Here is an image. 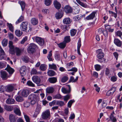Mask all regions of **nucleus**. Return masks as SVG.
I'll return each mask as SVG.
<instances>
[{
	"label": "nucleus",
	"instance_id": "1",
	"mask_svg": "<svg viewBox=\"0 0 122 122\" xmlns=\"http://www.w3.org/2000/svg\"><path fill=\"white\" fill-rule=\"evenodd\" d=\"M37 47V45L34 43H30L27 49L28 52L30 54L33 53L35 51Z\"/></svg>",
	"mask_w": 122,
	"mask_h": 122
},
{
	"label": "nucleus",
	"instance_id": "2",
	"mask_svg": "<svg viewBox=\"0 0 122 122\" xmlns=\"http://www.w3.org/2000/svg\"><path fill=\"white\" fill-rule=\"evenodd\" d=\"M37 97L36 95L34 94H30L29 96L28 99L30 100L31 104L32 105L34 104L37 101Z\"/></svg>",
	"mask_w": 122,
	"mask_h": 122
},
{
	"label": "nucleus",
	"instance_id": "3",
	"mask_svg": "<svg viewBox=\"0 0 122 122\" xmlns=\"http://www.w3.org/2000/svg\"><path fill=\"white\" fill-rule=\"evenodd\" d=\"M32 38L34 41L35 40L36 42L40 46H43L44 44V39L40 37L35 36L32 37Z\"/></svg>",
	"mask_w": 122,
	"mask_h": 122
},
{
	"label": "nucleus",
	"instance_id": "4",
	"mask_svg": "<svg viewBox=\"0 0 122 122\" xmlns=\"http://www.w3.org/2000/svg\"><path fill=\"white\" fill-rule=\"evenodd\" d=\"M42 118L44 119H49L51 117V114L49 110H47L42 113L41 115Z\"/></svg>",
	"mask_w": 122,
	"mask_h": 122
},
{
	"label": "nucleus",
	"instance_id": "5",
	"mask_svg": "<svg viewBox=\"0 0 122 122\" xmlns=\"http://www.w3.org/2000/svg\"><path fill=\"white\" fill-rule=\"evenodd\" d=\"M28 22H22L20 25V29L22 31L26 32L28 29Z\"/></svg>",
	"mask_w": 122,
	"mask_h": 122
},
{
	"label": "nucleus",
	"instance_id": "6",
	"mask_svg": "<svg viewBox=\"0 0 122 122\" xmlns=\"http://www.w3.org/2000/svg\"><path fill=\"white\" fill-rule=\"evenodd\" d=\"M96 52L97 54V57L99 59H102L104 56V54L101 49H99Z\"/></svg>",
	"mask_w": 122,
	"mask_h": 122
},
{
	"label": "nucleus",
	"instance_id": "7",
	"mask_svg": "<svg viewBox=\"0 0 122 122\" xmlns=\"http://www.w3.org/2000/svg\"><path fill=\"white\" fill-rule=\"evenodd\" d=\"M1 76L3 80L7 79L9 76L7 73L5 71H0Z\"/></svg>",
	"mask_w": 122,
	"mask_h": 122
},
{
	"label": "nucleus",
	"instance_id": "8",
	"mask_svg": "<svg viewBox=\"0 0 122 122\" xmlns=\"http://www.w3.org/2000/svg\"><path fill=\"white\" fill-rule=\"evenodd\" d=\"M33 81L37 84H40L41 82V79L38 76H34L32 77Z\"/></svg>",
	"mask_w": 122,
	"mask_h": 122
},
{
	"label": "nucleus",
	"instance_id": "9",
	"mask_svg": "<svg viewBox=\"0 0 122 122\" xmlns=\"http://www.w3.org/2000/svg\"><path fill=\"white\" fill-rule=\"evenodd\" d=\"M26 71V67L25 66H22L20 70V72L21 75L22 76H24L25 75Z\"/></svg>",
	"mask_w": 122,
	"mask_h": 122
},
{
	"label": "nucleus",
	"instance_id": "10",
	"mask_svg": "<svg viewBox=\"0 0 122 122\" xmlns=\"http://www.w3.org/2000/svg\"><path fill=\"white\" fill-rule=\"evenodd\" d=\"M5 70H7L9 74L11 75H12L15 71L14 69L10 67L8 64L7 65V67L5 69Z\"/></svg>",
	"mask_w": 122,
	"mask_h": 122
},
{
	"label": "nucleus",
	"instance_id": "11",
	"mask_svg": "<svg viewBox=\"0 0 122 122\" xmlns=\"http://www.w3.org/2000/svg\"><path fill=\"white\" fill-rule=\"evenodd\" d=\"M68 86L69 89L68 90L64 87H62L61 89L62 92L64 94H68L71 92V87L69 85H67Z\"/></svg>",
	"mask_w": 122,
	"mask_h": 122
},
{
	"label": "nucleus",
	"instance_id": "12",
	"mask_svg": "<svg viewBox=\"0 0 122 122\" xmlns=\"http://www.w3.org/2000/svg\"><path fill=\"white\" fill-rule=\"evenodd\" d=\"M17 117L12 114H10L9 117V119L10 122H16Z\"/></svg>",
	"mask_w": 122,
	"mask_h": 122
},
{
	"label": "nucleus",
	"instance_id": "13",
	"mask_svg": "<svg viewBox=\"0 0 122 122\" xmlns=\"http://www.w3.org/2000/svg\"><path fill=\"white\" fill-rule=\"evenodd\" d=\"M64 10L66 13H68L71 12L72 9L70 6L67 5L65 7Z\"/></svg>",
	"mask_w": 122,
	"mask_h": 122
},
{
	"label": "nucleus",
	"instance_id": "14",
	"mask_svg": "<svg viewBox=\"0 0 122 122\" xmlns=\"http://www.w3.org/2000/svg\"><path fill=\"white\" fill-rule=\"evenodd\" d=\"M96 14V12H92L90 15L86 17V19L87 20L93 19L95 16Z\"/></svg>",
	"mask_w": 122,
	"mask_h": 122
},
{
	"label": "nucleus",
	"instance_id": "15",
	"mask_svg": "<svg viewBox=\"0 0 122 122\" xmlns=\"http://www.w3.org/2000/svg\"><path fill=\"white\" fill-rule=\"evenodd\" d=\"M4 109L6 111L10 112L13 109V107L12 106L8 105H5L4 106Z\"/></svg>",
	"mask_w": 122,
	"mask_h": 122
},
{
	"label": "nucleus",
	"instance_id": "16",
	"mask_svg": "<svg viewBox=\"0 0 122 122\" xmlns=\"http://www.w3.org/2000/svg\"><path fill=\"white\" fill-rule=\"evenodd\" d=\"M71 21V20L69 17L66 18L64 19L63 20V23L66 25L70 24Z\"/></svg>",
	"mask_w": 122,
	"mask_h": 122
},
{
	"label": "nucleus",
	"instance_id": "17",
	"mask_svg": "<svg viewBox=\"0 0 122 122\" xmlns=\"http://www.w3.org/2000/svg\"><path fill=\"white\" fill-rule=\"evenodd\" d=\"M48 80L50 83L54 84L57 82V78L54 77H50L49 78Z\"/></svg>",
	"mask_w": 122,
	"mask_h": 122
},
{
	"label": "nucleus",
	"instance_id": "18",
	"mask_svg": "<svg viewBox=\"0 0 122 122\" xmlns=\"http://www.w3.org/2000/svg\"><path fill=\"white\" fill-rule=\"evenodd\" d=\"M14 112L16 115L19 116H20L21 115V113L19 107H15L14 109Z\"/></svg>",
	"mask_w": 122,
	"mask_h": 122
},
{
	"label": "nucleus",
	"instance_id": "19",
	"mask_svg": "<svg viewBox=\"0 0 122 122\" xmlns=\"http://www.w3.org/2000/svg\"><path fill=\"white\" fill-rule=\"evenodd\" d=\"M15 102L14 99L12 98H7L6 101V103L9 104H14Z\"/></svg>",
	"mask_w": 122,
	"mask_h": 122
},
{
	"label": "nucleus",
	"instance_id": "20",
	"mask_svg": "<svg viewBox=\"0 0 122 122\" xmlns=\"http://www.w3.org/2000/svg\"><path fill=\"white\" fill-rule=\"evenodd\" d=\"M15 52L16 53V55L18 56H19L21 54L23 50L19 48L15 47Z\"/></svg>",
	"mask_w": 122,
	"mask_h": 122
},
{
	"label": "nucleus",
	"instance_id": "21",
	"mask_svg": "<svg viewBox=\"0 0 122 122\" xmlns=\"http://www.w3.org/2000/svg\"><path fill=\"white\" fill-rule=\"evenodd\" d=\"M29 93L30 92L28 90H24L21 92V95L23 97H26Z\"/></svg>",
	"mask_w": 122,
	"mask_h": 122
},
{
	"label": "nucleus",
	"instance_id": "22",
	"mask_svg": "<svg viewBox=\"0 0 122 122\" xmlns=\"http://www.w3.org/2000/svg\"><path fill=\"white\" fill-rule=\"evenodd\" d=\"M54 4L55 7L57 9H59L61 7V4L56 0L54 1Z\"/></svg>",
	"mask_w": 122,
	"mask_h": 122
},
{
	"label": "nucleus",
	"instance_id": "23",
	"mask_svg": "<svg viewBox=\"0 0 122 122\" xmlns=\"http://www.w3.org/2000/svg\"><path fill=\"white\" fill-rule=\"evenodd\" d=\"M31 23L33 25H36L38 23V20L35 18H32L31 20Z\"/></svg>",
	"mask_w": 122,
	"mask_h": 122
},
{
	"label": "nucleus",
	"instance_id": "24",
	"mask_svg": "<svg viewBox=\"0 0 122 122\" xmlns=\"http://www.w3.org/2000/svg\"><path fill=\"white\" fill-rule=\"evenodd\" d=\"M81 40L80 39H79L78 43H77V51L79 55L81 54V53L80 51V48L81 47Z\"/></svg>",
	"mask_w": 122,
	"mask_h": 122
},
{
	"label": "nucleus",
	"instance_id": "25",
	"mask_svg": "<svg viewBox=\"0 0 122 122\" xmlns=\"http://www.w3.org/2000/svg\"><path fill=\"white\" fill-rule=\"evenodd\" d=\"M71 95L70 94H68L64 96L63 99L65 102L66 103L67 101L70 99L71 98Z\"/></svg>",
	"mask_w": 122,
	"mask_h": 122
},
{
	"label": "nucleus",
	"instance_id": "26",
	"mask_svg": "<svg viewBox=\"0 0 122 122\" xmlns=\"http://www.w3.org/2000/svg\"><path fill=\"white\" fill-rule=\"evenodd\" d=\"M14 89V86L11 85H10L8 86L7 87L6 91L8 92L12 91Z\"/></svg>",
	"mask_w": 122,
	"mask_h": 122
},
{
	"label": "nucleus",
	"instance_id": "27",
	"mask_svg": "<svg viewBox=\"0 0 122 122\" xmlns=\"http://www.w3.org/2000/svg\"><path fill=\"white\" fill-rule=\"evenodd\" d=\"M18 3L21 6L22 10L23 11L24 10L25 6V4L24 2L23 1H19Z\"/></svg>",
	"mask_w": 122,
	"mask_h": 122
},
{
	"label": "nucleus",
	"instance_id": "28",
	"mask_svg": "<svg viewBox=\"0 0 122 122\" xmlns=\"http://www.w3.org/2000/svg\"><path fill=\"white\" fill-rule=\"evenodd\" d=\"M63 14L62 13L57 12L55 15V17L56 19H58L61 18L63 16Z\"/></svg>",
	"mask_w": 122,
	"mask_h": 122
},
{
	"label": "nucleus",
	"instance_id": "29",
	"mask_svg": "<svg viewBox=\"0 0 122 122\" xmlns=\"http://www.w3.org/2000/svg\"><path fill=\"white\" fill-rule=\"evenodd\" d=\"M114 42L118 46L120 47L121 45L122 44L121 41L118 39H115L114 41Z\"/></svg>",
	"mask_w": 122,
	"mask_h": 122
},
{
	"label": "nucleus",
	"instance_id": "30",
	"mask_svg": "<svg viewBox=\"0 0 122 122\" xmlns=\"http://www.w3.org/2000/svg\"><path fill=\"white\" fill-rule=\"evenodd\" d=\"M47 74L49 76H52L56 75V73L53 70H49L47 72Z\"/></svg>",
	"mask_w": 122,
	"mask_h": 122
},
{
	"label": "nucleus",
	"instance_id": "31",
	"mask_svg": "<svg viewBox=\"0 0 122 122\" xmlns=\"http://www.w3.org/2000/svg\"><path fill=\"white\" fill-rule=\"evenodd\" d=\"M15 34L16 35L19 37H20L22 34V31L19 30H16L15 31Z\"/></svg>",
	"mask_w": 122,
	"mask_h": 122
},
{
	"label": "nucleus",
	"instance_id": "32",
	"mask_svg": "<svg viewBox=\"0 0 122 122\" xmlns=\"http://www.w3.org/2000/svg\"><path fill=\"white\" fill-rule=\"evenodd\" d=\"M46 92L48 93H52L54 92V89L52 87H49L47 88L46 89Z\"/></svg>",
	"mask_w": 122,
	"mask_h": 122
},
{
	"label": "nucleus",
	"instance_id": "33",
	"mask_svg": "<svg viewBox=\"0 0 122 122\" xmlns=\"http://www.w3.org/2000/svg\"><path fill=\"white\" fill-rule=\"evenodd\" d=\"M66 43L63 41L58 44L59 47L63 49L65 48L66 46Z\"/></svg>",
	"mask_w": 122,
	"mask_h": 122
},
{
	"label": "nucleus",
	"instance_id": "34",
	"mask_svg": "<svg viewBox=\"0 0 122 122\" xmlns=\"http://www.w3.org/2000/svg\"><path fill=\"white\" fill-rule=\"evenodd\" d=\"M47 66L44 64H42L41 65L40 67V69L42 71H44L46 70Z\"/></svg>",
	"mask_w": 122,
	"mask_h": 122
},
{
	"label": "nucleus",
	"instance_id": "35",
	"mask_svg": "<svg viewBox=\"0 0 122 122\" xmlns=\"http://www.w3.org/2000/svg\"><path fill=\"white\" fill-rule=\"evenodd\" d=\"M110 119L111 121V122H116L117 121V119L116 117L112 115H110ZM109 122V121L108 122Z\"/></svg>",
	"mask_w": 122,
	"mask_h": 122
},
{
	"label": "nucleus",
	"instance_id": "36",
	"mask_svg": "<svg viewBox=\"0 0 122 122\" xmlns=\"http://www.w3.org/2000/svg\"><path fill=\"white\" fill-rule=\"evenodd\" d=\"M30 73L32 75H38L40 73L39 72H37V70L35 69L34 68L32 69Z\"/></svg>",
	"mask_w": 122,
	"mask_h": 122
},
{
	"label": "nucleus",
	"instance_id": "37",
	"mask_svg": "<svg viewBox=\"0 0 122 122\" xmlns=\"http://www.w3.org/2000/svg\"><path fill=\"white\" fill-rule=\"evenodd\" d=\"M78 77L76 76V79H74V78L73 76L70 77V79L69 81L70 82H76L78 79Z\"/></svg>",
	"mask_w": 122,
	"mask_h": 122
},
{
	"label": "nucleus",
	"instance_id": "38",
	"mask_svg": "<svg viewBox=\"0 0 122 122\" xmlns=\"http://www.w3.org/2000/svg\"><path fill=\"white\" fill-rule=\"evenodd\" d=\"M75 102L74 99H72L70 100L67 103V107H68L71 108L73 103Z\"/></svg>",
	"mask_w": 122,
	"mask_h": 122
},
{
	"label": "nucleus",
	"instance_id": "39",
	"mask_svg": "<svg viewBox=\"0 0 122 122\" xmlns=\"http://www.w3.org/2000/svg\"><path fill=\"white\" fill-rule=\"evenodd\" d=\"M49 68L51 69H53L56 70V65L53 64H49Z\"/></svg>",
	"mask_w": 122,
	"mask_h": 122
},
{
	"label": "nucleus",
	"instance_id": "40",
	"mask_svg": "<svg viewBox=\"0 0 122 122\" xmlns=\"http://www.w3.org/2000/svg\"><path fill=\"white\" fill-rule=\"evenodd\" d=\"M7 24L11 32H13L14 29L11 23H7Z\"/></svg>",
	"mask_w": 122,
	"mask_h": 122
},
{
	"label": "nucleus",
	"instance_id": "41",
	"mask_svg": "<svg viewBox=\"0 0 122 122\" xmlns=\"http://www.w3.org/2000/svg\"><path fill=\"white\" fill-rule=\"evenodd\" d=\"M15 99L17 101L19 102H21L23 100V97L19 96L16 97Z\"/></svg>",
	"mask_w": 122,
	"mask_h": 122
},
{
	"label": "nucleus",
	"instance_id": "42",
	"mask_svg": "<svg viewBox=\"0 0 122 122\" xmlns=\"http://www.w3.org/2000/svg\"><path fill=\"white\" fill-rule=\"evenodd\" d=\"M65 104L64 102L62 101L58 100L57 102L56 105H59L61 107Z\"/></svg>",
	"mask_w": 122,
	"mask_h": 122
},
{
	"label": "nucleus",
	"instance_id": "43",
	"mask_svg": "<svg viewBox=\"0 0 122 122\" xmlns=\"http://www.w3.org/2000/svg\"><path fill=\"white\" fill-rule=\"evenodd\" d=\"M2 45L3 46H6L8 43V40L6 39H5L2 41Z\"/></svg>",
	"mask_w": 122,
	"mask_h": 122
},
{
	"label": "nucleus",
	"instance_id": "44",
	"mask_svg": "<svg viewBox=\"0 0 122 122\" xmlns=\"http://www.w3.org/2000/svg\"><path fill=\"white\" fill-rule=\"evenodd\" d=\"M52 3L51 0H45V4L47 6L50 5Z\"/></svg>",
	"mask_w": 122,
	"mask_h": 122
},
{
	"label": "nucleus",
	"instance_id": "45",
	"mask_svg": "<svg viewBox=\"0 0 122 122\" xmlns=\"http://www.w3.org/2000/svg\"><path fill=\"white\" fill-rule=\"evenodd\" d=\"M55 56L56 60L60 61V56L59 53L58 52L56 53Z\"/></svg>",
	"mask_w": 122,
	"mask_h": 122
},
{
	"label": "nucleus",
	"instance_id": "46",
	"mask_svg": "<svg viewBox=\"0 0 122 122\" xmlns=\"http://www.w3.org/2000/svg\"><path fill=\"white\" fill-rule=\"evenodd\" d=\"M24 17L23 16H21L15 22L16 24H17L20 22L24 20Z\"/></svg>",
	"mask_w": 122,
	"mask_h": 122
},
{
	"label": "nucleus",
	"instance_id": "47",
	"mask_svg": "<svg viewBox=\"0 0 122 122\" xmlns=\"http://www.w3.org/2000/svg\"><path fill=\"white\" fill-rule=\"evenodd\" d=\"M68 78L67 76H65L63 77L61 79V81L62 82L64 83L68 80Z\"/></svg>",
	"mask_w": 122,
	"mask_h": 122
},
{
	"label": "nucleus",
	"instance_id": "48",
	"mask_svg": "<svg viewBox=\"0 0 122 122\" xmlns=\"http://www.w3.org/2000/svg\"><path fill=\"white\" fill-rule=\"evenodd\" d=\"M77 2L81 6L84 7H86V5L83 3L81 2L80 0H76Z\"/></svg>",
	"mask_w": 122,
	"mask_h": 122
},
{
	"label": "nucleus",
	"instance_id": "49",
	"mask_svg": "<svg viewBox=\"0 0 122 122\" xmlns=\"http://www.w3.org/2000/svg\"><path fill=\"white\" fill-rule=\"evenodd\" d=\"M62 29L64 31L68 30V27L66 25H62L61 26Z\"/></svg>",
	"mask_w": 122,
	"mask_h": 122
},
{
	"label": "nucleus",
	"instance_id": "50",
	"mask_svg": "<svg viewBox=\"0 0 122 122\" xmlns=\"http://www.w3.org/2000/svg\"><path fill=\"white\" fill-rule=\"evenodd\" d=\"M41 106L39 104H37V107L36 109V111L40 113L41 110Z\"/></svg>",
	"mask_w": 122,
	"mask_h": 122
},
{
	"label": "nucleus",
	"instance_id": "51",
	"mask_svg": "<svg viewBox=\"0 0 122 122\" xmlns=\"http://www.w3.org/2000/svg\"><path fill=\"white\" fill-rule=\"evenodd\" d=\"M9 52L10 53L14 55L15 52V48H10L9 50Z\"/></svg>",
	"mask_w": 122,
	"mask_h": 122
},
{
	"label": "nucleus",
	"instance_id": "52",
	"mask_svg": "<svg viewBox=\"0 0 122 122\" xmlns=\"http://www.w3.org/2000/svg\"><path fill=\"white\" fill-rule=\"evenodd\" d=\"M6 63L5 62L4 63L0 62V69L5 67L6 66Z\"/></svg>",
	"mask_w": 122,
	"mask_h": 122
},
{
	"label": "nucleus",
	"instance_id": "53",
	"mask_svg": "<svg viewBox=\"0 0 122 122\" xmlns=\"http://www.w3.org/2000/svg\"><path fill=\"white\" fill-rule=\"evenodd\" d=\"M70 41V36H67L65 37L64 38V42L66 43L69 42Z\"/></svg>",
	"mask_w": 122,
	"mask_h": 122
},
{
	"label": "nucleus",
	"instance_id": "54",
	"mask_svg": "<svg viewBox=\"0 0 122 122\" xmlns=\"http://www.w3.org/2000/svg\"><path fill=\"white\" fill-rule=\"evenodd\" d=\"M81 17L80 15H79L75 16L74 17V19L75 21H77L80 20Z\"/></svg>",
	"mask_w": 122,
	"mask_h": 122
},
{
	"label": "nucleus",
	"instance_id": "55",
	"mask_svg": "<svg viewBox=\"0 0 122 122\" xmlns=\"http://www.w3.org/2000/svg\"><path fill=\"white\" fill-rule=\"evenodd\" d=\"M76 32V30L75 29H73L71 30L70 31V33L71 36H74L75 35Z\"/></svg>",
	"mask_w": 122,
	"mask_h": 122
},
{
	"label": "nucleus",
	"instance_id": "56",
	"mask_svg": "<svg viewBox=\"0 0 122 122\" xmlns=\"http://www.w3.org/2000/svg\"><path fill=\"white\" fill-rule=\"evenodd\" d=\"M27 84L28 86H30L34 87L35 86L34 84L32 82L30 81H27Z\"/></svg>",
	"mask_w": 122,
	"mask_h": 122
},
{
	"label": "nucleus",
	"instance_id": "57",
	"mask_svg": "<svg viewBox=\"0 0 122 122\" xmlns=\"http://www.w3.org/2000/svg\"><path fill=\"white\" fill-rule=\"evenodd\" d=\"M30 105V102L27 101H25L24 102V107H28Z\"/></svg>",
	"mask_w": 122,
	"mask_h": 122
},
{
	"label": "nucleus",
	"instance_id": "58",
	"mask_svg": "<svg viewBox=\"0 0 122 122\" xmlns=\"http://www.w3.org/2000/svg\"><path fill=\"white\" fill-rule=\"evenodd\" d=\"M4 86L3 85H0V93L3 92L5 91Z\"/></svg>",
	"mask_w": 122,
	"mask_h": 122
},
{
	"label": "nucleus",
	"instance_id": "59",
	"mask_svg": "<svg viewBox=\"0 0 122 122\" xmlns=\"http://www.w3.org/2000/svg\"><path fill=\"white\" fill-rule=\"evenodd\" d=\"M95 68L96 71H99L101 69V66L99 65H95Z\"/></svg>",
	"mask_w": 122,
	"mask_h": 122
},
{
	"label": "nucleus",
	"instance_id": "60",
	"mask_svg": "<svg viewBox=\"0 0 122 122\" xmlns=\"http://www.w3.org/2000/svg\"><path fill=\"white\" fill-rule=\"evenodd\" d=\"M105 74L106 76H110V71L109 69L106 68L105 71Z\"/></svg>",
	"mask_w": 122,
	"mask_h": 122
},
{
	"label": "nucleus",
	"instance_id": "61",
	"mask_svg": "<svg viewBox=\"0 0 122 122\" xmlns=\"http://www.w3.org/2000/svg\"><path fill=\"white\" fill-rule=\"evenodd\" d=\"M117 79L116 76H113L111 78V81L114 82L116 81Z\"/></svg>",
	"mask_w": 122,
	"mask_h": 122
},
{
	"label": "nucleus",
	"instance_id": "62",
	"mask_svg": "<svg viewBox=\"0 0 122 122\" xmlns=\"http://www.w3.org/2000/svg\"><path fill=\"white\" fill-rule=\"evenodd\" d=\"M27 40V37L26 36H25L24 38L22 41L20 42V43L21 44H23Z\"/></svg>",
	"mask_w": 122,
	"mask_h": 122
},
{
	"label": "nucleus",
	"instance_id": "63",
	"mask_svg": "<svg viewBox=\"0 0 122 122\" xmlns=\"http://www.w3.org/2000/svg\"><path fill=\"white\" fill-rule=\"evenodd\" d=\"M24 117L26 122H30V118L28 116L26 115H24Z\"/></svg>",
	"mask_w": 122,
	"mask_h": 122
},
{
	"label": "nucleus",
	"instance_id": "64",
	"mask_svg": "<svg viewBox=\"0 0 122 122\" xmlns=\"http://www.w3.org/2000/svg\"><path fill=\"white\" fill-rule=\"evenodd\" d=\"M113 94V93L109 90L106 93V95L108 96H110Z\"/></svg>",
	"mask_w": 122,
	"mask_h": 122
}]
</instances>
